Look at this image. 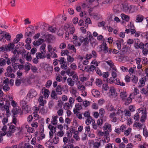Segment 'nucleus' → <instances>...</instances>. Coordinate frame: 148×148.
Segmentation results:
<instances>
[{"mask_svg":"<svg viewBox=\"0 0 148 148\" xmlns=\"http://www.w3.org/2000/svg\"><path fill=\"white\" fill-rule=\"evenodd\" d=\"M64 29L66 31L65 33V39H68L69 38L71 39L74 32L75 28L73 26L66 24L64 26Z\"/></svg>","mask_w":148,"mask_h":148,"instance_id":"f257e3e1","label":"nucleus"},{"mask_svg":"<svg viewBox=\"0 0 148 148\" xmlns=\"http://www.w3.org/2000/svg\"><path fill=\"white\" fill-rule=\"evenodd\" d=\"M16 130H18L19 131L18 133L19 134L21 132V130L19 127H16L12 125L10 126L7 131V136L8 137L11 136Z\"/></svg>","mask_w":148,"mask_h":148,"instance_id":"f03ea898","label":"nucleus"},{"mask_svg":"<svg viewBox=\"0 0 148 148\" xmlns=\"http://www.w3.org/2000/svg\"><path fill=\"white\" fill-rule=\"evenodd\" d=\"M138 112L139 113H141L142 116L141 117L140 121L142 122H144L146 119L147 112L146 108L145 107H141L138 110Z\"/></svg>","mask_w":148,"mask_h":148,"instance_id":"7ed1b4c3","label":"nucleus"},{"mask_svg":"<svg viewBox=\"0 0 148 148\" xmlns=\"http://www.w3.org/2000/svg\"><path fill=\"white\" fill-rule=\"evenodd\" d=\"M101 51H103L104 53H108L109 54H111V51L110 49H108L106 43L102 45L101 47Z\"/></svg>","mask_w":148,"mask_h":148,"instance_id":"20e7f679","label":"nucleus"},{"mask_svg":"<svg viewBox=\"0 0 148 148\" xmlns=\"http://www.w3.org/2000/svg\"><path fill=\"white\" fill-rule=\"evenodd\" d=\"M45 36V34L42 35L41 36L42 38H39L38 40L35 41L33 43L34 45L35 46H38L42 44L45 41L44 39H43L42 38H44Z\"/></svg>","mask_w":148,"mask_h":148,"instance_id":"39448f33","label":"nucleus"},{"mask_svg":"<svg viewBox=\"0 0 148 148\" xmlns=\"http://www.w3.org/2000/svg\"><path fill=\"white\" fill-rule=\"evenodd\" d=\"M37 95L36 91L34 89H32L29 90L27 96L29 98H32Z\"/></svg>","mask_w":148,"mask_h":148,"instance_id":"423d86ee","label":"nucleus"},{"mask_svg":"<svg viewBox=\"0 0 148 148\" xmlns=\"http://www.w3.org/2000/svg\"><path fill=\"white\" fill-rule=\"evenodd\" d=\"M79 39L82 43L84 45H86L88 43V39L87 38H84L83 37L80 36L79 37Z\"/></svg>","mask_w":148,"mask_h":148,"instance_id":"0eeeda50","label":"nucleus"},{"mask_svg":"<svg viewBox=\"0 0 148 148\" xmlns=\"http://www.w3.org/2000/svg\"><path fill=\"white\" fill-rule=\"evenodd\" d=\"M110 95L112 96V97L116 98V99H117V94L116 93V91L113 87H111L110 90Z\"/></svg>","mask_w":148,"mask_h":148,"instance_id":"6e6552de","label":"nucleus"},{"mask_svg":"<svg viewBox=\"0 0 148 148\" xmlns=\"http://www.w3.org/2000/svg\"><path fill=\"white\" fill-rule=\"evenodd\" d=\"M95 121L91 117L88 118L86 120L85 123L87 125H89L92 122V124H95Z\"/></svg>","mask_w":148,"mask_h":148,"instance_id":"1a4fd4ad","label":"nucleus"},{"mask_svg":"<svg viewBox=\"0 0 148 148\" xmlns=\"http://www.w3.org/2000/svg\"><path fill=\"white\" fill-rule=\"evenodd\" d=\"M39 105L42 106H44L46 103V100H43V97L42 95L40 96L38 99Z\"/></svg>","mask_w":148,"mask_h":148,"instance_id":"9d476101","label":"nucleus"},{"mask_svg":"<svg viewBox=\"0 0 148 148\" xmlns=\"http://www.w3.org/2000/svg\"><path fill=\"white\" fill-rule=\"evenodd\" d=\"M129 5L127 3H123L121 5V9L125 12H127Z\"/></svg>","mask_w":148,"mask_h":148,"instance_id":"9b49d317","label":"nucleus"},{"mask_svg":"<svg viewBox=\"0 0 148 148\" xmlns=\"http://www.w3.org/2000/svg\"><path fill=\"white\" fill-rule=\"evenodd\" d=\"M21 110L20 109L14 108L12 111V116H15L17 114H19L21 112Z\"/></svg>","mask_w":148,"mask_h":148,"instance_id":"f8f14e48","label":"nucleus"},{"mask_svg":"<svg viewBox=\"0 0 148 148\" xmlns=\"http://www.w3.org/2000/svg\"><path fill=\"white\" fill-rule=\"evenodd\" d=\"M13 70V69L11 66H8L6 69V72L5 73V76L7 77H9V74L12 73Z\"/></svg>","mask_w":148,"mask_h":148,"instance_id":"ddd939ff","label":"nucleus"},{"mask_svg":"<svg viewBox=\"0 0 148 148\" xmlns=\"http://www.w3.org/2000/svg\"><path fill=\"white\" fill-rule=\"evenodd\" d=\"M23 37V35L22 34H17L16 37L13 40V42L14 43H16L20 40L21 38Z\"/></svg>","mask_w":148,"mask_h":148,"instance_id":"4468645a","label":"nucleus"},{"mask_svg":"<svg viewBox=\"0 0 148 148\" xmlns=\"http://www.w3.org/2000/svg\"><path fill=\"white\" fill-rule=\"evenodd\" d=\"M103 129L107 130V131H111V125L108 123H105L103 127Z\"/></svg>","mask_w":148,"mask_h":148,"instance_id":"2eb2a0df","label":"nucleus"},{"mask_svg":"<svg viewBox=\"0 0 148 148\" xmlns=\"http://www.w3.org/2000/svg\"><path fill=\"white\" fill-rule=\"evenodd\" d=\"M127 93L125 91H121L120 93V96L122 100H125L127 98Z\"/></svg>","mask_w":148,"mask_h":148,"instance_id":"dca6fc26","label":"nucleus"},{"mask_svg":"<svg viewBox=\"0 0 148 148\" xmlns=\"http://www.w3.org/2000/svg\"><path fill=\"white\" fill-rule=\"evenodd\" d=\"M58 116H53L51 120V123L52 125H56L57 123L58 120L57 119Z\"/></svg>","mask_w":148,"mask_h":148,"instance_id":"f3484780","label":"nucleus"},{"mask_svg":"<svg viewBox=\"0 0 148 148\" xmlns=\"http://www.w3.org/2000/svg\"><path fill=\"white\" fill-rule=\"evenodd\" d=\"M135 7L134 5H130L129 6L126 13H132L134 12Z\"/></svg>","mask_w":148,"mask_h":148,"instance_id":"a211bd4d","label":"nucleus"},{"mask_svg":"<svg viewBox=\"0 0 148 148\" xmlns=\"http://www.w3.org/2000/svg\"><path fill=\"white\" fill-rule=\"evenodd\" d=\"M42 94L44 95L45 98H47L48 97L50 92L48 89H44L42 90Z\"/></svg>","mask_w":148,"mask_h":148,"instance_id":"6ab92c4d","label":"nucleus"},{"mask_svg":"<svg viewBox=\"0 0 148 148\" xmlns=\"http://www.w3.org/2000/svg\"><path fill=\"white\" fill-rule=\"evenodd\" d=\"M78 67L79 69L82 71H84L86 70L87 67V66H85L83 64L79 63L78 65Z\"/></svg>","mask_w":148,"mask_h":148,"instance_id":"aec40b11","label":"nucleus"},{"mask_svg":"<svg viewBox=\"0 0 148 148\" xmlns=\"http://www.w3.org/2000/svg\"><path fill=\"white\" fill-rule=\"evenodd\" d=\"M66 82L68 85L71 87L73 86L75 84L74 82L72 80V79L70 77H69L67 79Z\"/></svg>","mask_w":148,"mask_h":148,"instance_id":"412c9836","label":"nucleus"},{"mask_svg":"<svg viewBox=\"0 0 148 148\" xmlns=\"http://www.w3.org/2000/svg\"><path fill=\"white\" fill-rule=\"evenodd\" d=\"M25 58L28 61H31L32 60V57L31 56V53H30L28 52L26 54L24 55Z\"/></svg>","mask_w":148,"mask_h":148,"instance_id":"4be33fe9","label":"nucleus"},{"mask_svg":"<svg viewBox=\"0 0 148 148\" xmlns=\"http://www.w3.org/2000/svg\"><path fill=\"white\" fill-rule=\"evenodd\" d=\"M46 44H43L40 47V51L42 53L45 54L46 53Z\"/></svg>","mask_w":148,"mask_h":148,"instance_id":"5701e85b","label":"nucleus"},{"mask_svg":"<svg viewBox=\"0 0 148 148\" xmlns=\"http://www.w3.org/2000/svg\"><path fill=\"white\" fill-rule=\"evenodd\" d=\"M121 16L123 20H125L126 21H128L130 20V16L124 14H121Z\"/></svg>","mask_w":148,"mask_h":148,"instance_id":"b1692460","label":"nucleus"},{"mask_svg":"<svg viewBox=\"0 0 148 148\" xmlns=\"http://www.w3.org/2000/svg\"><path fill=\"white\" fill-rule=\"evenodd\" d=\"M92 95L95 97H98L100 94V92L97 90L94 89L92 91Z\"/></svg>","mask_w":148,"mask_h":148,"instance_id":"393cba45","label":"nucleus"},{"mask_svg":"<svg viewBox=\"0 0 148 148\" xmlns=\"http://www.w3.org/2000/svg\"><path fill=\"white\" fill-rule=\"evenodd\" d=\"M67 48L73 51L75 53H76V49L74 45L69 44L68 45Z\"/></svg>","mask_w":148,"mask_h":148,"instance_id":"a878e982","label":"nucleus"},{"mask_svg":"<svg viewBox=\"0 0 148 148\" xmlns=\"http://www.w3.org/2000/svg\"><path fill=\"white\" fill-rule=\"evenodd\" d=\"M48 128L50 130L49 132H56V127L53 126L52 125L50 124L48 126Z\"/></svg>","mask_w":148,"mask_h":148,"instance_id":"bb28decb","label":"nucleus"},{"mask_svg":"<svg viewBox=\"0 0 148 148\" xmlns=\"http://www.w3.org/2000/svg\"><path fill=\"white\" fill-rule=\"evenodd\" d=\"M140 92L144 94L145 96H148V86L147 87V88H143L141 89Z\"/></svg>","mask_w":148,"mask_h":148,"instance_id":"cd10ccee","label":"nucleus"},{"mask_svg":"<svg viewBox=\"0 0 148 148\" xmlns=\"http://www.w3.org/2000/svg\"><path fill=\"white\" fill-rule=\"evenodd\" d=\"M121 112V110H118L117 112L116 113L115 112H112L110 113L109 115V117L110 119H112V118L116 117V114H119Z\"/></svg>","mask_w":148,"mask_h":148,"instance_id":"c85d7f7f","label":"nucleus"},{"mask_svg":"<svg viewBox=\"0 0 148 148\" xmlns=\"http://www.w3.org/2000/svg\"><path fill=\"white\" fill-rule=\"evenodd\" d=\"M36 57L37 58L43 59L45 58V54H44L40 52H38L36 53Z\"/></svg>","mask_w":148,"mask_h":148,"instance_id":"c756f323","label":"nucleus"},{"mask_svg":"<svg viewBox=\"0 0 148 148\" xmlns=\"http://www.w3.org/2000/svg\"><path fill=\"white\" fill-rule=\"evenodd\" d=\"M62 89L61 86L60 85H58L57 86L56 88V92L57 93V94L59 95H61L62 94Z\"/></svg>","mask_w":148,"mask_h":148,"instance_id":"7c9ffc66","label":"nucleus"},{"mask_svg":"<svg viewBox=\"0 0 148 148\" xmlns=\"http://www.w3.org/2000/svg\"><path fill=\"white\" fill-rule=\"evenodd\" d=\"M143 20V17L142 15H138L137 16L136 22H141Z\"/></svg>","mask_w":148,"mask_h":148,"instance_id":"2f4dec72","label":"nucleus"},{"mask_svg":"<svg viewBox=\"0 0 148 148\" xmlns=\"http://www.w3.org/2000/svg\"><path fill=\"white\" fill-rule=\"evenodd\" d=\"M7 127L6 125H5L3 127L2 129L3 132L1 133V135H3V136H4L7 134V131H6V130H7Z\"/></svg>","mask_w":148,"mask_h":148,"instance_id":"473e14b6","label":"nucleus"},{"mask_svg":"<svg viewBox=\"0 0 148 148\" xmlns=\"http://www.w3.org/2000/svg\"><path fill=\"white\" fill-rule=\"evenodd\" d=\"M146 80L145 78H142L139 81L138 84L140 87L143 86L145 84V81Z\"/></svg>","mask_w":148,"mask_h":148,"instance_id":"72a5a7b5","label":"nucleus"},{"mask_svg":"<svg viewBox=\"0 0 148 148\" xmlns=\"http://www.w3.org/2000/svg\"><path fill=\"white\" fill-rule=\"evenodd\" d=\"M70 107H72V106L68 103H65L64 104L63 108L65 110H69Z\"/></svg>","mask_w":148,"mask_h":148,"instance_id":"f704fd0d","label":"nucleus"},{"mask_svg":"<svg viewBox=\"0 0 148 148\" xmlns=\"http://www.w3.org/2000/svg\"><path fill=\"white\" fill-rule=\"evenodd\" d=\"M96 67L95 66L91 65H90L89 69H87L86 71L88 72H93L94 70H95Z\"/></svg>","mask_w":148,"mask_h":148,"instance_id":"c9c22d12","label":"nucleus"},{"mask_svg":"<svg viewBox=\"0 0 148 148\" xmlns=\"http://www.w3.org/2000/svg\"><path fill=\"white\" fill-rule=\"evenodd\" d=\"M115 78H113V77H110L109 79H106V80L104 79V81L105 82H106L107 83L111 84L114 82L115 80H114V79Z\"/></svg>","mask_w":148,"mask_h":148,"instance_id":"e433bc0d","label":"nucleus"},{"mask_svg":"<svg viewBox=\"0 0 148 148\" xmlns=\"http://www.w3.org/2000/svg\"><path fill=\"white\" fill-rule=\"evenodd\" d=\"M6 60L3 58H0V66H3L5 65Z\"/></svg>","mask_w":148,"mask_h":148,"instance_id":"4c0bfd02","label":"nucleus"},{"mask_svg":"<svg viewBox=\"0 0 148 148\" xmlns=\"http://www.w3.org/2000/svg\"><path fill=\"white\" fill-rule=\"evenodd\" d=\"M110 75V73L109 72H104L102 74V75L104 79L106 80L107 78Z\"/></svg>","mask_w":148,"mask_h":148,"instance_id":"58836bf2","label":"nucleus"},{"mask_svg":"<svg viewBox=\"0 0 148 148\" xmlns=\"http://www.w3.org/2000/svg\"><path fill=\"white\" fill-rule=\"evenodd\" d=\"M67 60L68 62H70L71 64L74 60L75 59L69 55H67Z\"/></svg>","mask_w":148,"mask_h":148,"instance_id":"ea45409f","label":"nucleus"},{"mask_svg":"<svg viewBox=\"0 0 148 148\" xmlns=\"http://www.w3.org/2000/svg\"><path fill=\"white\" fill-rule=\"evenodd\" d=\"M107 109L108 110L112 111L114 110H115L114 107L110 104H108L107 106Z\"/></svg>","mask_w":148,"mask_h":148,"instance_id":"a19ab883","label":"nucleus"},{"mask_svg":"<svg viewBox=\"0 0 148 148\" xmlns=\"http://www.w3.org/2000/svg\"><path fill=\"white\" fill-rule=\"evenodd\" d=\"M60 139L58 136H55L53 139V142L55 144L58 143L59 142Z\"/></svg>","mask_w":148,"mask_h":148,"instance_id":"79ce46f5","label":"nucleus"},{"mask_svg":"<svg viewBox=\"0 0 148 148\" xmlns=\"http://www.w3.org/2000/svg\"><path fill=\"white\" fill-rule=\"evenodd\" d=\"M116 43L117 45V48L118 49H120L121 44V41L117 40L116 41Z\"/></svg>","mask_w":148,"mask_h":148,"instance_id":"37998d69","label":"nucleus"},{"mask_svg":"<svg viewBox=\"0 0 148 148\" xmlns=\"http://www.w3.org/2000/svg\"><path fill=\"white\" fill-rule=\"evenodd\" d=\"M31 64L29 62H27L25 65V70L28 71L30 69Z\"/></svg>","mask_w":148,"mask_h":148,"instance_id":"c03bdc74","label":"nucleus"},{"mask_svg":"<svg viewBox=\"0 0 148 148\" xmlns=\"http://www.w3.org/2000/svg\"><path fill=\"white\" fill-rule=\"evenodd\" d=\"M7 47V45H6L4 46H3L0 47V52H3L5 51H7L6 47Z\"/></svg>","mask_w":148,"mask_h":148,"instance_id":"a18cd8bd","label":"nucleus"},{"mask_svg":"<svg viewBox=\"0 0 148 148\" xmlns=\"http://www.w3.org/2000/svg\"><path fill=\"white\" fill-rule=\"evenodd\" d=\"M123 112L125 114V116H127L128 117H130L131 116V112H130V111L129 110H125Z\"/></svg>","mask_w":148,"mask_h":148,"instance_id":"49530a36","label":"nucleus"},{"mask_svg":"<svg viewBox=\"0 0 148 148\" xmlns=\"http://www.w3.org/2000/svg\"><path fill=\"white\" fill-rule=\"evenodd\" d=\"M95 83L99 87H101L102 84L101 80L100 79H96Z\"/></svg>","mask_w":148,"mask_h":148,"instance_id":"de8ad7c7","label":"nucleus"},{"mask_svg":"<svg viewBox=\"0 0 148 148\" xmlns=\"http://www.w3.org/2000/svg\"><path fill=\"white\" fill-rule=\"evenodd\" d=\"M56 28L52 26L49 27L48 28V30L52 33H54L56 31Z\"/></svg>","mask_w":148,"mask_h":148,"instance_id":"09e8293b","label":"nucleus"},{"mask_svg":"<svg viewBox=\"0 0 148 148\" xmlns=\"http://www.w3.org/2000/svg\"><path fill=\"white\" fill-rule=\"evenodd\" d=\"M102 89L107 91L109 89V87L107 84H103L102 86Z\"/></svg>","mask_w":148,"mask_h":148,"instance_id":"8fccbe9b","label":"nucleus"},{"mask_svg":"<svg viewBox=\"0 0 148 148\" xmlns=\"http://www.w3.org/2000/svg\"><path fill=\"white\" fill-rule=\"evenodd\" d=\"M77 88L78 89L81 91H83L85 90V87L82 84H79L77 86Z\"/></svg>","mask_w":148,"mask_h":148,"instance_id":"3c124183","label":"nucleus"},{"mask_svg":"<svg viewBox=\"0 0 148 148\" xmlns=\"http://www.w3.org/2000/svg\"><path fill=\"white\" fill-rule=\"evenodd\" d=\"M99 113L100 115L101 116H104L105 113V110L103 108H101L99 110Z\"/></svg>","mask_w":148,"mask_h":148,"instance_id":"603ef678","label":"nucleus"},{"mask_svg":"<svg viewBox=\"0 0 148 148\" xmlns=\"http://www.w3.org/2000/svg\"><path fill=\"white\" fill-rule=\"evenodd\" d=\"M132 82L134 84H136L138 81V77L135 75H134L132 79Z\"/></svg>","mask_w":148,"mask_h":148,"instance_id":"864d4df0","label":"nucleus"},{"mask_svg":"<svg viewBox=\"0 0 148 148\" xmlns=\"http://www.w3.org/2000/svg\"><path fill=\"white\" fill-rule=\"evenodd\" d=\"M100 142H96L93 144V147L94 148H99L100 146Z\"/></svg>","mask_w":148,"mask_h":148,"instance_id":"5fc2aeb1","label":"nucleus"},{"mask_svg":"<svg viewBox=\"0 0 148 148\" xmlns=\"http://www.w3.org/2000/svg\"><path fill=\"white\" fill-rule=\"evenodd\" d=\"M97 73L100 76L102 75V72L101 70L98 67L96 68L95 70Z\"/></svg>","mask_w":148,"mask_h":148,"instance_id":"6e6d98bb","label":"nucleus"},{"mask_svg":"<svg viewBox=\"0 0 148 148\" xmlns=\"http://www.w3.org/2000/svg\"><path fill=\"white\" fill-rule=\"evenodd\" d=\"M66 73L69 76H71L74 74V72L69 69L66 71Z\"/></svg>","mask_w":148,"mask_h":148,"instance_id":"4d7b16f0","label":"nucleus"},{"mask_svg":"<svg viewBox=\"0 0 148 148\" xmlns=\"http://www.w3.org/2000/svg\"><path fill=\"white\" fill-rule=\"evenodd\" d=\"M10 87L9 86L8 84H5L3 87V90L5 92L9 90H10Z\"/></svg>","mask_w":148,"mask_h":148,"instance_id":"13d9d810","label":"nucleus"},{"mask_svg":"<svg viewBox=\"0 0 148 148\" xmlns=\"http://www.w3.org/2000/svg\"><path fill=\"white\" fill-rule=\"evenodd\" d=\"M11 62H12V65L14 63H16L15 62L17 60L15 56H13L12 57L10 58Z\"/></svg>","mask_w":148,"mask_h":148,"instance_id":"bf43d9fd","label":"nucleus"},{"mask_svg":"<svg viewBox=\"0 0 148 148\" xmlns=\"http://www.w3.org/2000/svg\"><path fill=\"white\" fill-rule=\"evenodd\" d=\"M51 97L53 99H55L57 97V94L56 93V92L53 91L51 93Z\"/></svg>","mask_w":148,"mask_h":148,"instance_id":"052dcab7","label":"nucleus"},{"mask_svg":"<svg viewBox=\"0 0 148 148\" xmlns=\"http://www.w3.org/2000/svg\"><path fill=\"white\" fill-rule=\"evenodd\" d=\"M64 133L62 130H60L57 133V135L60 137H62L63 136Z\"/></svg>","mask_w":148,"mask_h":148,"instance_id":"680f3d73","label":"nucleus"},{"mask_svg":"<svg viewBox=\"0 0 148 148\" xmlns=\"http://www.w3.org/2000/svg\"><path fill=\"white\" fill-rule=\"evenodd\" d=\"M67 66V63L66 62H64L63 64H61V68L64 69H66Z\"/></svg>","mask_w":148,"mask_h":148,"instance_id":"e2e57ef3","label":"nucleus"},{"mask_svg":"<svg viewBox=\"0 0 148 148\" xmlns=\"http://www.w3.org/2000/svg\"><path fill=\"white\" fill-rule=\"evenodd\" d=\"M143 134L144 136L145 137H148V132L147 129H143Z\"/></svg>","mask_w":148,"mask_h":148,"instance_id":"0e129e2a","label":"nucleus"},{"mask_svg":"<svg viewBox=\"0 0 148 148\" xmlns=\"http://www.w3.org/2000/svg\"><path fill=\"white\" fill-rule=\"evenodd\" d=\"M22 81V79L21 80V79H16L15 81V84L17 86H19L20 85L21 82Z\"/></svg>","mask_w":148,"mask_h":148,"instance_id":"69168bd1","label":"nucleus"},{"mask_svg":"<svg viewBox=\"0 0 148 148\" xmlns=\"http://www.w3.org/2000/svg\"><path fill=\"white\" fill-rule=\"evenodd\" d=\"M140 113H139L138 111L137 113H136L134 115V119L135 121L138 120V119L139 118V115L138 114Z\"/></svg>","mask_w":148,"mask_h":148,"instance_id":"338daca9","label":"nucleus"},{"mask_svg":"<svg viewBox=\"0 0 148 148\" xmlns=\"http://www.w3.org/2000/svg\"><path fill=\"white\" fill-rule=\"evenodd\" d=\"M83 104L85 107H87L90 104V102L86 100L83 102Z\"/></svg>","mask_w":148,"mask_h":148,"instance_id":"774afa93","label":"nucleus"}]
</instances>
